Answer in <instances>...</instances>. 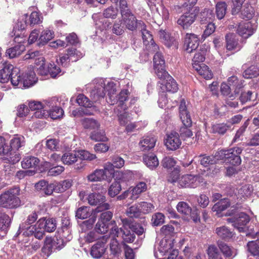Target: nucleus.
<instances>
[{"label":"nucleus","instance_id":"38","mask_svg":"<svg viewBox=\"0 0 259 259\" xmlns=\"http://www.w3.org/2000/svg\"><path fill=\"white\" fill-rule=\"evenodd\" d=\"M215 15L213 10L209 9H204L200 13V22L201 24L212 23L214 19Z\"/></svg>","mask_w":259,"mask_h":259},{"label":"nucleus","instance_id":"24","mask_svg":"<svg viewBox=\"0 0 259 259\" xmlns=\"http://www.w3.org/2000/svg\"><path fill=\"white\" fill-rule=\"evenodd\" d=\"M197 178L191 175H186L182 176L178 180V184L180 187H195V183Z\"/></svg>","mask_w":259,"mask_h":259},{"label":"nucleus","instance_id":"32","mask_svg":"<svg viewBox=\"0 0 259 259\" xmlns=\"http://www.w3.org/2000/svg\"><path fill=\"white\" fill-rule=\"evenodd\" d=\"M231 128L228 123H215L212 125V133L215 134L224 135Z\"/></svg>","mask_w":259,"mask_h":259},{"label":"nucleus","instance_id":"6","mask_svg":"<svg viewBox=\"0 0 259 259\" xmlns=\"http://www.w3.org/2000/svg\"><path fill=\"white\" fill-rule=\"evenodd\" d=\"M0 155L4 162L11 164H14L20 160V155L19 153H14L11 147L6 143V139L0 136Z\"/></svg>","mask_w":259,"mask_h":259},{"label":"nucleus","instance_id":"37","mask_svg":"<svg viewBox=\"0 0 259 259\" xmlns=\"http://www.w3.org/2000/svg\"><path fill=\"white\" fill-rule=\"evenodd\" d=\"M27 229H30L29 231L31 232L32 234H33L34 237L39 239H41L45 235V228L43 227L39 226L38 221L37 223L33 226L29 227L25 226Z\"/></svg>","mask_w":259,"mask_h":259},{"label":"nucleus","instance_id":"1","mask_svg":"<svg viewBox=\"0 0 259 259\" xmlns=\"http://www.w3.org/2000/svg\"><path fill=\"white\" fill-rule=\"evenodd\" d=\"M107 90L108 92V98L107 102L110 105L118 104V106L123 110L127 109L128 106L125 102L128 100V95L129 92L127 90H122L118 95L116 94V84L113 82H108L107 84Z\"/></svg>","mask_w":259,"mask_h":259},{"label":"nucleus","instance_id":"48","mask_svg":"<svg viewBox=\"0 0 259 259\" xmlns=\"http://www.w3.org/2000/svg\"><path fill=\"white\" fill-rule=\"evenodd\" d=\"M61 160L63 164L70 165L76 162L78 158L76 154L68 152L61 156Z\"/></svg>","mask_w":259,"mask_h":259},{"label":"nucleus","instance_id":"52","mask_svg":"<svg viewBox=\"0 0 259 259\" xmlns=\"http://www.w3.org/2000/svg\"><path fill=\"white\" fill-rule=\"evenodd\" d=\"M259 76V67L257 65H251L243 72V76L246 78H252Z\"/></svg>","mask_w":259,"mask_h":259},{"label":"nucleus","instance_id":"30","mask_svg":"<svg viewBox=\"0 0 259 259\" xmlns=\"http://www.w3.org/2000/svg\"><path fill=\"white\" fill-rule=\"evenodd\" d=\"M215 233L220 238L225 240L230 239L234 234L233 231L225 226L217 228Z\"/></svg>","mask_w":259,"mask_h":259},{"label":"nucleus","instance_id":"14","mask_svg":"<svg viewBox=\"0 0 259 259\" xmlns=\"http://www.w3.org/2000/svg\"><path fill=\"white\" fill-rule=\"evenodd\" d=\"M228 221L233 223V226L239 232H244L245 226L249 222L250 217L246 213L241 212L237 217L229 218Z\"/></svg>","mask_w":259,"mask_h":259},{"label":"nucleus","instance_id":"11","mask_svg":"<svg viewBox=\"0 0 259 259\" xmlns=\"http://www.w3.org/2000/svg\"><path fill=\"white\" fill-rule=\"evenodd\" d=\"M226 53L230 52L228 54V56L234 54L235 53L239 51L242 48V46L239 43V40L236 38L234 33H229L225 35Z\"/></svg>","mask_w":259,"mask_h":259},{"label":"nucleus","instance_id":"21","mask_svg":"<svg viewBox=\"0 0 259 259\" xmlns=\"http://www.w3.org/2000/svg\"><path fill=\"white\" fill-rule=\"evenodd\" d=\"M154 69L158 75V72H166L165 68V60L162 54L160 52L155 53L153 57Z\"/></svg>","mask_w":259,"mask_h":259},{"label":"nucleus","instance_id":"62","mask_svg":"<svg viewBox=\"0 0 259 259\" xmlns=\"http://www.w3.org/2000/svg\"><path fill=\"white\" fill-rule=\"evenodd\" d=\"M165 216L161 212H156L152 215L151 224L154 226H160L164 223Z\"/></svg>","mask_w":259,"mask_h":259},{"label":"nucleus","instance_id":"16","mask_svg":"<svg viewBox=\"0 0 259 259\" xmlns=\"http://www.w3.org/2000/svg\"><path fill=\"white\" fill-rule=\"evenodd\" d=\"M107 240L106 236H104L100 239L97 242L94 244L91 250V255L96 258L101 257L105 252L106 250V243Z\"/></svg>","mask_w":259,"mask_h":259},{"label":"nucleus","instance_id":"26","mask_svg":"<svg viewBox=\"0 0 259 259\" xmlns=\"http://www.w3.org/2000/svg\"><path fill=\"white\" fill-rule=\"evenodd\" d=\"M25 50V47L24 44H18L14 47L7 50L6 55L10 58H14L18 57Z\"/></svg>","mask_w":259,"mask_h":259},{"label":"nucleus","instance_id":"13","mask_svg":"<svg viewBox=\"0 0 259 259\" xmlns=\"http://www.w3.org/2000/svg\"><path fill=\"white\" fill-rule=\"evenodd\" d=\"M164 143L167 149L175 151L180 148L182 141L178 133L171 132L166 135Z\"/></svg>","mask_w":259,"mask_h":259},{"label":"nucleus","instance_id":"28","mask_svg":"<svg viewBox=\"0 0 259 259\" xmlns=\"http://www.w3.org/2000/svg\"><path fill=\"white\" fill-rule=\"evenodd\" d=\"M45 218H42L38 220L39 226L43 227L48 232H54L56 229V220L53 219L46 220Z\"/></svg>","mask_w":259,"mask_h":259},{"label":"nucleus","instance_id":"39","mask_svg":"<svg viewBox=\"0 0 259 259\" xmlns=\"http://www.w3.org/2000/svg\"><path fill=\"white\" fill-rule=\"evenodd\" d=\"M147 189V184L145 182H139L136 186L132 189V195L131 199L136 200L140 194L146 191Z\"/></svg>","mask_w":259,"mask_h":259},{"label":"nucleus","instance_id":"64","mask_svg":"<svg viewBox=\"0 0 259 259\" xmlns=\"http://www.w3.org/2000/svg\"><path fill=\"white\" fill-rule=\"evenodd\" d=\"M27 24L31 26L38 24L42 22L39 14L35 11L32 12L27 20Z\"/></svg>","mask_w":259,"mask_h":259},{"label":"nucleus","instance_id":"50","mask_svg":"<svg viewBox=\"0 0 259 259\" xmlns=\"http://www.w3.org/2000/svg\"><path fill=\"white\" fill-rule=\"evenodd\" d=\"M104 172L101 169H96L93 172L87 176L89 182H98L105 180L106 177H104Z\"/></svg>","mask_w":259,"mask_h":259},{"label":"nucleus","instance_id":"12","mask_svg":"<svg viewBox=\"0 0 259 259\" xmlns=\"http://www.w3.org/2000/svg\"><path fill=\"white\" fill-rule=\"evenodd\" d=\"M110 233L114 237H119L121 236L123 243H132L134 241L136 236L135 233L127 229H119L117 226L113 227L110 230Z\"/></svg>","mask_w":259,"mask_h":259},{"label":"nucleus","instance_id":"49","mask_svg":"<svg viewBox=\"0 0 259 259\" xmlns=\"http://www.w3.org/2000/svg\"><path fill=\"white\" fill-rule=\"evenodd\" d=\"M254 15V8L249 4L245 5L241 11V17L245 19L250 20L252 18Z\"/></svg>","mask_w":259,"mask_h":259},{"label":"nucleus","instance_id":"58","mask_svg":"<svg viewBox=\"0 0 259 259\" xmlns=\"http://www.w3.org/2000/svg\"><path fill=\"white\" fill-rule=\"evenodd\" d=\"M118 14V10L117 8L110 6L105 9L103 12V16L106 18L115 19Z\"/></svg>","mask_w":259,"mask_h":259},{"label":"nucleus","instance_id":"61","mask_svg":"<svg viewBox=\"0 0 259 259\" xmlns=\"http://www.w3.org/2000/svg\"><path fill=\"white\" fill-rule=\"evenodd\" d=\"M121 190L119 182L114 181L108 189V194L110 197H114L119 193Z\"/></svg>","mask_w":259,"mask_h":259},{"label":"nucleus","instance_id":"20","mask_svg":"<svg viewBox=\"0 0 259 259\" xmlns=\"http://www.w3.org/2000/svg\"><path fill=\"white\" fill-rule=\"evenodd\" d=\"M28 106L29 109L32 111H36L34 114L35 117L42 118L45 114V106L39 101L31 100L28 101Z\"/></svg>","mask_w":259,"mask_h":259},{"label":"nucleus","instance_id":"9","mask_svg":"<svg viewBox=\"0 0 259 259\" xmlns=\"http://www.w3.org/2000/svg\"><path fill=\"white\" fill-rule=\"evenodd\" d=\"M199 10L197 8L189 10L184 13L177 20V23L183 29H189L195 22L198 15Z\"/></svg>","mask_w":259,"mask_h":259},{"label":"nucleus","instance_id":"60","mask_svg":"<svg viewBox=\"0 0 259 259\" xmlns=\"http://www.w3.org/2000/svg\"><path fill=\"white\" fill-rule=\"evenodd\" d=\"M76 103L81 106L86 108L91 107L92 102L83 94H79L76 99Z\"/></svg>","mask_w":259,"mask_h":259},{"label":"nucleus","instance_id":"42","mask_svg":"<svg viewBox=\"0 0 259 259\" xmlns=\"http://www.w3.org/2000/svg\"><path fill=\"white\" fill-rule=\"evenodd\" d=\"M25 141L24 138L23 136L15 137L11 139L9 145L11 147L14 153H18L17 151L18 149L24 146Z\"/></svg>","mask_w":259,"mask_h":259},{"label":"nucleus","instance_id":"41","mask_svg":"<svg viewBox=\"0 0 259 259\" xmlns=\"http://www.w3.org/2000/svg\"><path fill=\"white\" fill-rule=\"evenodd\" d=\"M228 5L225 2H218L215 5V15L219 20H221L225 16Z\"/></svg>","mask_w":259,"mask_h":259},{"label":"nucleus","instance_id":"33","mask_svg":"<svg viewBox=\"0 0 259 259\" xmlns=\"http://www.w3.org/2000/svg\"><path fill=\"white\" fill-rule=\"evenodd\" d=\"M143 160L145 164L151 169L156 168L159 165L158 158L153 153H148L144 155Z\"/></svg>","mask_w":259,"mask_h":259},{"label":"nucleus","instance_id":"56","mask_svg":"<svg viewBox=\"0 0 259 259\" xmlns=\"http://www.w3.org/2000/svg\"><path fill=\"white\" fill-rule=\"evenodd\" d=\"M208 259H223L218 248L213 245H209L207 249Z\"/></svg>","mask_w":259,"mask_h":259},{"label":"nucleus","instance_id":"8","mask_svg":"<svg viewBox=\"0 0 259 259\" xmlns=\"http://www.w3.org/2000/svg\"><path fill=\"white\" fill-rule=\"evenodd\" d=\"M89 203L91 205H98L95 209L97 212H102L110 208V205L105 203L106 197L99 193H93L88 197Z\"/></svg>","mask_w":259,"mask_h":259},{"label":"nucleus","instance_id":"47","mask_svg":"<svg viewBox=\"0 0 259 259\" xmlns=\"http://www.w3.org/2000/svg\"><path fill=\"white\" fill-rule=\"evenodd\" d=\"M252 191V188L249 186L245 185L240 188L237 194V199L242 201L250 196Z\"/></svg>","mask_w":259,"mask_h":259},{"label":"nucleus","instance_id":"4","mask_svg":"<svg viewBox=\"0 0 259 259\" xmlns=\"http://www.w3.org/2000/svg\"><path fill=\"white\" fill-rule=\"evenodd\" d=\"M243 149L235 147L227 150H221L217 152L215 157L217 159L223 160L226 164L233 166H238L241 163L240 154Z\"/></svg>","mask_w":259,"mask_h":259},{"label":"nucleus","instance_id":"10","mask_svg":"<svg viewBox=\"0 0 259 259\" xmlns=\"http://www.w3.org/2000/svg\"><path fill=\"white\" fill-rule=\"evenodd\" d=\"M116 237L112 236L110 233V236L108 237H106L107 239H110V253L109 256V259H122V252L124 249V246L126 244L123 243L122 242L119 243Z\"/></svg>","mask_w":259,"mask_h":259},{"label":"nucleus","instance_id":"40","mask_svg":"<svg viewBox=\"0 0 259 259\" xmlns=\"http://www.w3.org/2000/svg\"><path fill=\"white\" fill-rule=\"evenodd\" d=\"M61 72V69L54 63H50L47 70L44 69L42 72H40L42 75L50 74L52 78H56Z\"/></svg>","mask_w":259,"mask_h":259},{"label":"nucleus","instance_id":"51","mask_svg":"<svg viewBox=\"0 0 259 259\" xmlns=\"http://www.w3.org/2000/svg\"><path fill=\"white\" fill-rule=\"evenodd\" d=\"M90 138L91 140L96 142H106L108 140L105 132L103 130L93 131L90 134Z\"/></svg>","mask_w":259,"mask_h":259},{"label":"nucleus","instance_id":"29","mask_svg":"<svg viewBox=\"0 0 259 259\" xmlns=\"http://www.w3.org/2000/svg\"><path fill=\"white\" fill-rule=\"evenodd\" d=\"M54 36L53 31L49 29L44 30L40 34L38 39L37 46L39 47L46 45Z\"/></svg>","mask_w":259,"mask_h":259},{"label":"nucleus","instance_id":"25","mask_svg":"<svg viewBox=\"0 0 259 259\" xmlns=\"http://www.w3.org/2000/svg\"><path fill=\"white\" fill-rule=\"evenodd\" d=\"M52 183L49 184L45 180L39 181L35 185V188L37 191H40L42 194L49 196L52 194Z\"/></svg>","mask_w":259,"mask_h":259},{"label":"nucleus","instance_id":"45","mask_svg":"<svg viewBox=\"0 0 259 259\" xmlns=\"http://www.w3.org/2000/svg\"><path fill=\"white\" fill-rule=\"evenodd\" d=\"M230 206V201L228 198L221 199L219 201L216 203L212 207L213 211L221 212Z\"/></svg>","mask_w":259,"mask_h":259},{"label":"nucleus","instance_id":"63","mask_svg":"<svg viewBox=\"0 0 259 259\" xmlns=\"http://www.w3.org/2000/svg\"><path fill=\"white\" fill-rule=\"evenodd\" d=\"M138 203L142 214H145L149 213L152 212L155 208L154 205L150 202L142 201Z\"/></svg>","mask_w":259,"mask_h":259},{"label":"nucleus","instance_id":"35","mask_svg":"<svg viewBox=\"0 0 259 259\" xmlns=\"http://www.w3.org/2000/svg\"><path fill=\"white\" fill-rule=\"evenodd\" d=\"M228 84L230 87L233 88L235 94H239L240 90L242 89L244 85L242 81L239 80L238 78L235 75H233L228 79Z\"/></svg>","mask_w":259,"mask_h":259},{"label":"nucleus","instance_id":"44","mask_svg":"<svg viewBox=\"0 0 259 259\" xmlns=\"http://www.w3.org/2000/svg\"><path fill=\"white\" fill-rule=\"evenodd\" d=\"M104 172V177L106 178L105 180L110 182L114 177L115 171L114 167L111 164V162H108L104 165V169H102Z\"/></svg>","mask_w":259,"mask_h":259},{"label":"nucleus","instance_id":"7","mask_svg":"<svg viewBox=\"0 0 259 259\" xmlns=\"http://www.w3.org/2000/svg\"><path fill=\"white\" fill-rule=\"evenodd\" d=\"M157 76L160 79L158 84L162 93H175L178 91V84L167 71L163 72L162 73L159 72Z\"/></svg>","mask_w":259,"mask_h":259},{"label":"nucleus","instance_id":"15","mask_svg":"<svg viewBox=\"0 0 259 259\" xmlns=\"http://www.w3.org/2000/svg\"><path fill=\"white\" fill-rule=\"evenodd\" d=\"M12 84L14 87H17L19 84H23L24 87H29L34 84V80H28L24 79L22 77L21 74L20 70L17 68H15L11 74V76L10 78Z\"/></svg>","mask_w":259,"mask_h":259},{"label":"nucleus","instance_id":"22","mask_svg":"<svg viewBox=\"0 0 259 259\" xmlns=\"http://www.w3.org/2000/svg\"><path fill=\"white\" fill-rule=\"evenodd\" d=\"M156 140L153 136L143 137L139 143L140 149L142 151H149L153 148Z\"/></svg>","mask_w":259,"mask_h":259},{"label":"nucleus","instance_id":"5","mask_svg":"<svg viewBox=\"0 0 259 259\" xmlns=\"http://www.w3.org/2000/svg\"><path fill=\"white\" fill-rule=\"evenodd\" d=\"M179 109L180 117L184 125L180 129V135L182 138H190L192 136L193 133L188 127L192 125V122L185 99L181 100Z\"/></svg>","mask_w":259,"mask_h":259},{"label":"nucleus","instance_id":"18","mask_svg":"<svg viewBox=\"0 0 259 259\" xmlns=\"http://www.w3.org/2000/svg\"><path fill=\"white\" fill-rule=\"evenodd\" d=\"M199 45V39L197 35L194 33H187L184 41L186 51L191 53L197 49Z\"/></svg>","mask_w":259,"mask_h":259},{"label":"nucleus","instance_id":"34","mask_svg":"<svg viewBox=\"0 0 259 259\" xmlns=\"http://www.w3.org/2000/svg\"><path fill=\"white\" fill-rule=\"evenodd\" d=\"M12 36L14 37V41L17 44H24L27 39V33L26 30L13 29Z\"/></svg>","mask_w":259,"mask_h":259},{"label":"nucleus","instance_id":"54","mask_svg":"<svg viewBox=\"0 0 259 259\" xmlns=\"http://www.w3.org/2000/svg\"><path fill=\"white\" fill-rule=\"evenodd\" d=\"M91 214L90 207L83 206L77 209L75 216L78 219L83 220L90 217Z\"/></svg>","mask_w":259,"mask_h":259},{"label":"nucleus","instance_id":"36","mask_svg":"<svg viewBox=\"0 0 259 259\" xmlns=\"http://www.w3.org/2000/svg\"><path fill=\"white\" fill-rule=\"evenodd\" d=\"M133 176L131 171L117 170L115 173V181L121 182H127L133 179Z\"/></svg>","mask_w":259,"mask_h":259},{"label":"nucleus","instance_id":"46","mask_svg":"<svg viewBox=\"0 0 259 259\" xmlns=\"http://www.w3.org/2000/svg\"><path fill=\"white\" fill-rule=\"evenodd\" d=\"M126 214L130 218H139L142 213L139 203H135L127 208L126 211Z\"/></svg>","mask_w":259,"mask_h":259},{"label":"nucleus","instance_id":"43","mask_svg":"<svg viewBox=\"0 0 259 259\" xmlns=\"http://www.w3.org/2000/svg\"><path fill=\"white\" fill-rule=\"evenodd\" d=\"M11 223L9 216L3 210H0V230L6 233Z\"/></svg>","mask_w":259,"mask_h":259},{"label":"nucleus","instance_id":"31","mask_svg":"<svg viewBox=\"0 0 259 259\" xmlns=\"http://www.w3.org/2000/svg\"><path fill=\"white\" fill-rule=\"evenodd\" d=\"M198 74L206 79H209L212 77L213 74L209 67L204 64L201 65H195L194 68Z\"/></svg>","mask_w":259,"mask_h":259},{"label":"nucleus","instance_id":"53","mask_svg":"<svg viewBox=\"0 0 259 259\" xmlns=\"http://www.w3.org/2000/svg\"><path fill=\"white\" fill-rule=\"evenodd\" d=\"M83 127L86 129L95 130L100 126L99 123L95 119L90 118H84L81 120Z\"/></svg>","mask_w":259,"mask_h":259},{"label":"nucleus","instance_id":"17","mask_svg":"<svg viewBox=\"0 0 259 259\" xmlns=\"http://www.w3.org/2000/svg\"><path fill=\"white\" fill-rule=\"evenodd\" d=\"M255 27L251 22L240 23L237 28V33L241 37L247 38L255 31Z\"/></svg>","mask_w":259,"mask_h":259},{"label":"nucleus","instance_id":"23","mask_svg":"<svg viewBox=\"0 0 259 259\" xmlns=\"http://www.w3.org/2000/svg\"><path fill=\"white\" fill-rule=\"evenodd\" d=\"M14 68L13 65L6 63L4 67L0 70V82L2 83L8 82Z\"/></svg>","mask_w":259,"mask_h":259},{"label":"nucleus","instance_id":"59","mask_svg":"<svg viewBox=\"0 0 259 259\" xmlns=\"http://www.w3.org/2000/svg\"><path fill=\"white\" fill-rule=\"evenodd\" d=\"M248 251L254 256L259 255V240L249 241L247 243Z\"/></svg>","mask_w":259,"mask_h":259},{"label":"nucleus","instance_id":"19","mask_svg":"<svg viewBox=\"0 0 259 259\" xmlns=\"http://www.w3.org/2000/svg\"><path fill=\"white\" fill-rule=\"evenodd\" d=\"M178 211L181 214L188 218L191 217L192 218H199L197 211H192V208L186 202L184 201L179 202L177 205Z\"/></svg>","mask_w":259,"mask_h":259},{"label":"nucleus","instance_id":"2","mask_svg":"<svg viewBox=\"0 0 259 259\" xmlns=\"http://www.w3.org/2000/svg\"><path fill=\"white\" fill-rule=\"evenodd\" d=\"M20 191L19 188L13 187L2 193L0 195V206L9 209H14L20 206Z\"/></svg>","mask_w":259,"mask_h":259},{"label":"nucleus","instance_id":"27","mask_svg":"<svg viewBox=\"0 0 259 259\" xmlns=\"http://www.w3.org/2000/svg\"><path fill=\"white\" fill-rule=\"evenodd\" d=\"M39 163V160L38 158L32 156H28L23 158L21 161V166L23 168H35Z\"/></svg>","mask_w":259,"mask_h":259},{"label":"nucleus","instance_id":"57","mask_svg":"<svg viewBox=\"0 0 259 259\" xmlns=\"http://www.w3.org/2000/svg\"><path fill=\"white\" fill-rule=\"evenodd\" d=\"M107 91V86L106 88L102 85H98L95 87L92 92L94 99L96 101L104 98L106 95V91Z\"/></svg>","mask_w":259,"mask_h":259},{"label":"nucleus","instance_id":"3","mask_svg":"<svg viewBox=\"0 0 259 259\" xmlns=\"http://www.w3.org/2000/svg\"><path fill=\"white\" fill-rule=\"evenodd\" d=\"M118 6L123 25L131 31L136 30L137 18L130 9L127 1L119 0Z\"/></svg>","mask_w":259,"mask_h":259},{"label":"nucleus","instance_id":"55","mask_svg":"<svg viewBox=\"0 0 259 259\" xmlns=\"http://www.w3.org/2000/svg\"><path fill=\"white\" fill-rule=\"evenodd\" d=\"M173 247L174 244L171 241L162 240L160 242L159 251L165 255L174 249Z\"/></svg>","mask_w":259,"mask_h":259}]
</instances>
